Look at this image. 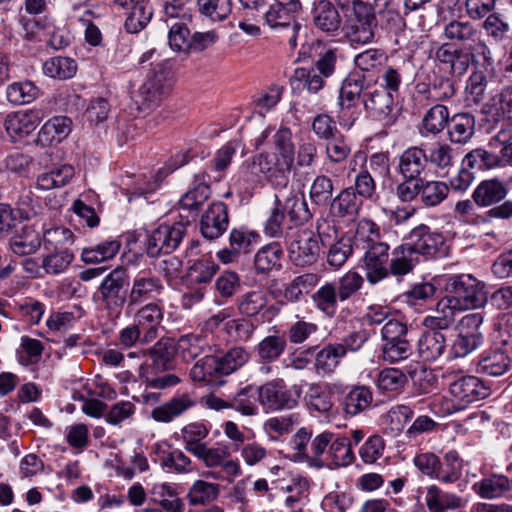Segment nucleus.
I'll use <instances>...</instances> for the list:
<instances>
[{
    "instance_id": "54",
    "label": "nucleus",
    "mask_w": 512,
    "mask_h": 512,
    "mask_svg": "<svg viewBox=\"0 0 512 512\" xmlns=\"http://www.w3.org/2000/svg\"><path fill=\"white\" fill-rule=\"evenodd\" d=\"M83 316V310L75 306L72 311L58 310L50 313L46 326L51 331L65 332Z\"/></svg>"
},
{
    "instance_id": "21",
    "label": "nucleus",
    "mask_w": 512,
    "mask_h": 512,
    "mask_svg": "<svg viewBox=\"0 0 512 512\" xmlns=\"http://www.w3.org/2000/svg\"><path fill=\"white\" fill-rule=\"evenodd\" d=\"M425 504L429 512H448L464 508L467 500L432 484L426 487Z\"/></svg>"
},
{
    "instance_id": "53",
    "label": "nucleus",
    "mask_w": 512,
    "mask_h": 512,
    "mask_svg": "<svg viewBox=\"0 0 512 512\" xmlns=\"http://www.w3.org/2000/svg\"><path fill=\"white\" fill-rule=\"evenodd\" d=\"M273 143L276 152H274L283 163H287L291 168L294 165L295 145L292 140V132L287 127H280L273 136Z\"/></svg>"
},
{
    "instance_id": "13",
    "label": "nucleus",
    "mask_w": 512,
    "mask_h": 512,
    "mask_svg": "<svg viewBox=\"0 0 512 512\" xmlns=\"http://www.w3.org/2000/svg\"><path fill=\"white\" fill-rule=\"evenodd\" d=\"M410 248L419 258L437 257L446 253L445 239L442 234L431 231L428 226L420 225L414 228L410 233Z\"/></svg>"
},
{
    "instance_id": "3",
    "label": "nucleus",
    "mask_w": 512,
    "mask_h": 512,
    "mask_svg": "<svg viewBox=\"0 0 512 512\" xmlns=\"http://www.w3.org/2000/svg\"><path fill=\"white\" fill-rule=\"evenodd\" d=\"M291 167L283 163L273 152H262L252 158L251 163L242 169V178L249 186L261 182L262 176L273 185H286Z\"/></svg>"
},
{
    "instance_id": "56",
    "label": "nucleus",
    "mask_w": 512,
    "mask_h": 512,
    "mask_svg": "<svg viewBox=\"0 0 512 512\" xmlns=\"http://www.w3.org/2000/svg\"><path fill=\"white\" fill-rule=\"evenodd\" d=\"M449 193V187L442 181H424L422 180L420 199L427 207L439 205L446 199Z\"/></svg>"
},
{
    "instance_id": "63",
    "label": "nucleus",
    "mask_w": 512,
    "mask_h": 512,
    "mask_svg": "<svg viewBox=\"0 0 512 512\" xmlns=\"http://www.w3.org/2000/svg\"><path fill=\"white\" fill-rule=\"evenodd\" d=\"M448 118V109L443 105L437 104L425 114L422 121L423 129L427 133L438 134L446 127Z\"/></svg>"
},
{
    "instance_id": "10",
    "label": "nucleus",
    "mask_w": 512,
    "mask_h": 512,
    "mask_svg": "<svg viewBox=\"0 0 512 512\" xmlns=\"http://www.w3.org/2000/svg\"><path fill=\"white\" fill-rule=\"evenodd\" d=\"M319 234L308 229L297 230L287 241L290 260L299 267L314 264L320 254Z\"/></svg>"
},
{
    "instance_id": "7",
    "label": "nucleus",
    "mask_w": 512,
    "mask_h": 512,
    "mask_svg": "<svg viewBox=\"0 0 512 512\" xmlns=\"http://www.w3.org/2000/svg\"><path fill=\"white\" fill-rule=\"evenodd\" d=\"M317 231L322 246L328 249L327 263L333 269H339L353 252V238L345 234L339 236L336 226L326 221L317 225Z\"/></svg>"
},
{
    "instance_id": "47",
    "label": "nucleus",
    "mask_w": 512,
    "mask_h": 512,
    "mask_svg": "<svg viewBox=\"0 0 512 512\" xmlns=\"http://www.w3.org/2000/svg\"><path fill=\"white\" fill-rule=\"evenodd\" d=\"M280 205L290 221L303 222L311 218L305 199L297 193L290 192L283 199L280 198Z\"/></svg>"
},
{
    "instance_id": "44",
    "label": "nucleus",
    "mask_w": 512,
    "mask_h": 512,
    "mask_svg": "<svg viewBox=\"0 0 512 512\" xmlns=\"http://www.w3.org/2000/svg\"><path fill=\"white\" fill-rule=\"evenodd\" d=\"M444 36L448 40L469 46V44L478 40L479 31L469 21L453 20L445 25Z\"/></svg>"
},
{
    "instance_id": "41",
    "label": "nucleus",
    "mask_w": 512,
    "mask_h": 512,
    "mask_svg": "<svg viewBox=\"0 0 512 512\" xmlns=\"http://www.w3.org/2000/svg\"><path fill=\"white\" fill-rule=\"evenodd\" d=\"M42 71L47 77L66 80L76 74L77 64L72 58L56 56L43 63Z\"/></svg>"
},
{
    "instance_id": "37",
    "label": "nucleus",
    "mask_w": 512,
    "mask_h": 512,
    "mask_svg": "<svg viewBox=\"0 0 512 512\" xmlns=\"http://www.w3.org/2000/svg\"><path fill=\"white\" fill-rule=\"evenodd\" d=\"M362 206L353 187L343 189L331 202V213L337 217L354 216Z\"/></svg>"
},
{
    "instance_id": "62",
    "label": "nucleus",
    "mask_w": 512,
    "mask_h": 512,
    "mask_svg": "<svg viewBox=\"0 0 512 512\" xmlns=\"http://www.w3.org/2000/svg\"><path fill=\"white\" fill-rule=\"evenodd\" d=\"M482 340V335H468L458 332L449 351L448 358L455 359L469 355L482 344Z\"/></svg>"
},
{
    "instance_id": "18",
    "label": "nucleus",
    "mask_w": 512,
    "mask_h": 512,
    "mask_svg": "<svg viewBox=\"0 0 512 512\" xmlns=\"http://www.w3.org/2000/svg\"><path fill=\"white\" fill-rule=\"evenodd\" d=\"M227 206L223 202L212 203L200 220V231L209 240L219 238L228 228Z\"/></svg>"
},
{
    "instance_id": "25",
    "label": "nucleus",
    "mask_w": 512,
    "mask_h": 512,
    "mask_svg": "<svg viewBox=\"0 0 512 512\" xmlns=\"http://www.w3.org/2000/svg\"><path fill=\"white\" fill-rule=\"evenodd\" d=\"M439 330L430 329L424 332L418 340V354L425 361L438 359L446 350V338Z\"/></svg>"
},
{
    "instance_id": "40",
    "label": "nucleus",
    "mask_w": 512,
    "mask_h": 512,
    "mask_svg": "<svg viewBox=\"0 0 512 512\" xmlns=\"http://www.w3.org/2000/svg\"><path fill=\"white\" fill-rule=\"evenodd\" d=\"M315 25L326 32L336 31L341 23L337 9L327 0L319 1L313 11Z\"/></svg>"
},
{
    "instance_id": "51",
    "label": "nucleus",
    "mask_w": 512,
    "mask_h": 512,
    "mask_svg": "<svg viewBox=\"0 0 512 512\" xmlns=\"http://www.w3.org/2000/svg\"><path fill=\"white\" fill-rule=\"evenodd\" d=\"M256 394L257 388L252 385L245 386L230 399L231 409L241 413L243 416L257 415Z\"/></svg>"
},
{
    "instance_id": "12",
    "label": "nucleus",
    "mask_w": 512,
    "mask_h": 512,
    "mask_svg": "<svg viewBox=\"0 0 512 512\" xmlns=\"http://www.w3.org/2000/svg\"><path fill=\"white\" fill-rule=\"evenodd\" d=\"M164 286L161 279L151 271H139L132 279L128 290L129 310L142 305L145 302H151L160 296Z\"/></svg>"
},
{
    "instance_id": "43",
    "label": "nucleus",
    "mask_w": 512,
    "mask_h": 512,
    "mask_svg": "<svg viewBox=\"0 0 512 512\" xmlns=\"http://www.w3.org/2000/svg\"><path fill=\"white\" fill-rule=\"evenodd\" d=\"M74 260V255L68 249H56L43 256L41 268L47 275L65 273Z\"/></svg>"
},
{
    "instance_id": "24",
    "label": "nucleus",
    "mask_w": 512,
    "mask_h": 512,
    "mask_svg": "<svg viewBox=\"0 0 512 512\" xmlns=\"http://www.w3.org/2000/svg\"><path fill=\"white\" fill-rule=\"evenodd\" d=\"M373 401V393L369 387L356 385L345 393L341 405L346 416L354 417L367 410Z\"/></svg>"
},
{
    "instance_id": "30",
    "label": "nucleus",
    "mask_w": 512,
    "mask_h": 512,
    "mask_svg": "<svg viewBox=\"0 0 512 512\" xmlns=\"http://www.w3.org/2000/svg\"><path fill=\"white\" fill-rule=\"evenodd\" d=\"M72 121L66 116H55L49 119L38 132L37 141L41 145L60 142L71 132Z\"/></svg>"
},
{
    "instance_id": "32",
    "label": "nucleus",
    "mask_w": 512,
    "mask_h": 512,
    "mask_svg": "<svg viewBox=\"0 0 512 512\" xmlns=\"http://www.w3.org/2000/svg\"><path fill=\"white\" fill-rule=\"evenodd\" d=\"M507 189L497 179L482 181L473 192V200L480 207H488L503 200Z\"/></svg>"
},
{
    "instance_id": "57",
    "label": "nucleus",
    "mask_w": 512,
    "mask_h": 512,
    "mask_svg": "<svg viewBox=\"0 0 512 512\" xmlns=\"http://www.w3.org/2000/svg\"><path fill=\"white\" fill-rule=\"evenodd\" d=\"M463 165L471 169H491L501 166V159L485 149L477 148L465 155Z\"/></svg>"
},
{
    "instance_id": "20",
    "label": "nucleus",
    "mask_w": 512,
    "mask_h": 512,
    "mask_svg": "<svg viewBox=\"0 0 512 512\" xmlns=\"http://www.w3.org/2000/svg\"><path fill=\"white\" fill-rule=\"evenodd\" d=\"M163 316L162 306L155 301L142 305L136 311L134 322L142 328L144 342L150 343L156 339Z\"/></svg>"
},
{
    "instance_id": "36",
    "label": "nucleus",
    "mask_w": 512,
    "mask_h": 512,
    "mask_svg": "<svg viewBox=\"0 0 512 512\" xmlns=\"http://www.w3.org/2000/svg\"><path fill=\"white\" fill-rule=\"evenodd\" d=\"M508 350L495 349L485 352L478 362V370L490 376L504 374L510 366Z\"/></svg>"
},
{
    "instance_id": "34",
    "label": "nucleus",
    "mask_w": 512,
    "mask_h": 512,
    "mask_svg": "<svg viewBox=\"0 0 512 512\" xmlns=\"http://www.w3.org/2000/svg\"><path fill=\"white\" fill-rule=\"evenodd\" d=\"M120 248L121 242L119 240L108 239L83 248L81 251V260L86 264L104 262L114 258Z\"/></svg>"
},
{
    "instance_id": "8",
    "label": "nucleus",
    "mask_w": 512,
    "mask_h": 512,
    "mask_svg": "<svg viewBox=\"0 0 512 512\" xmlns=\"http://www.w3.org/2000/svg\"><path fill=\"white\" fill-rule=\"evenodd\" d=\"M257 395L259 403L267 410L291 409L297 405L301 387L288 388L283 379L277 378L257 387Z\"/></svg>"
},
{
    "instance_id": "55",
    "label": "nucleus",
    "mask_w": 512,
    "mask_h": 512,
    "mask_svg": "<svg viewBox=\"0 0 512 512\" xmlns=\"http://www.w3.org/2000/svg\"><path fill=\"white\" fill-rule=\"evenodd\" d=\"M39 89L31 81L14 82L7 87L6 96L10 103L22 105L32 102Z\"/></svg>"
},
{
    "instance_id": "27",
    "label": "nucleus",
    "mask_w": 512,
    "mask_h": 512,
    "mask_svg": "<svg viewBox=\"0 0 512 512\" xmlns=\"http://www.w3.org/2000/svg\"><path fill=\"white\" fill-rule=\"evenodd\" d=\"M153 451L156 456V461H158L163 468H168L179 474L190 473L193 470L190 458L179 449L169 451L164 449L161 444H155Z\"/></svg>"
},
{
    "instance_id": "11",
    "label": "nucleus",
    "mask_w": 512,
    "mask_h": 512,
    "mask_svg": "<svg viewBox=\"0 0 512 512\" xmlns=\"http://www.w3.org/2000/svg\"><path fill=\"white\" fill-rule=\"evenodd\" d=\"M362 102L371 118L391 125L396 119L394 96L383 87H370L364 90Z\"/></svg>"
},
{
    "instance_id": "50",
    "label": "nucleus",
    "mask_w": 512,
    "mask_h": 512,
    "mask_svg": "<svg viewBox=\"0 0 512 512\" xmlns=\"http://www.w3.org/2000/svg\"><path fill=\"white\" fill-rule=\"evenodd\" d=\"M178 353L185 361H191L210 349L205 338L199 335H183L176 342Z\"/></svg>"
},
{
    "instance_id": "49",
    "label": "nucleus",
    "mask_w": 512,
    "mask_h": 512,
    "mask_svg": "<svg viewBox=\"0 0 512 512\" xmlns=\"http://www.w3.org/2000/svg\"><path fill=\"white\" fill-rule=\"evenodd\" d=\"M315 306L328 316L335 315L338 306L339 293L334 283H326L312 296Z\"/></svg>"
},
{
    "instance_id": "17",
    "label": "nucleus",
    "mask_w": 512,
    "mask_h": 512,
    "mask_svg": "<svg viewBox=\"0 0 512 512\" xmlns=\"http://www.w3.org/2000/svg\"><path fill=\"white\" fill-rule=\"evenodd\" d=\"M296 12L283 7L270 5L265 13L261 14L265 23L272 29H283L287 31L288 43L292 48L297 46V37L302 26L294 20Z\"/></svg>"
},
{
    "instance_id": "6",
    "label": "nucleus",
    "mask_w": 512,
    "mask_h": 512,
    "mask_svg": "<svg viewBox=\"0 0 512 512\" xmlns=\"http://www.w3.org/2000/svg\"><path fill=\"white\" fill-rule=\"evenodd\" d=\"M491 390L476 376L465 375L449 384L446 411L454 413L468 408L471 404L487 398Z\"/></svg>"
},
{
    "instance_id": "31",
    "label": "nucleus",
    "mask_w": 512,
    "mask_h": 512,
    "mask_svg": "<svg viewBox=\"0 0 512 512\" xmlns=\"http://www.w3.org/2000/svg\"><path fill=\"white\" fill-rule=\"evenodd\" d=\"M167 25L169 26V45L170 47L178 52H187L191 48L192 35L188 25L192 22V16L188 19L176 18L170 20L166 19Z\"/></svg>"
},
{
    "instance_id": "9",
    "label": "nucleus",
    "mask_w": 512,
    "mask_h": 512,
    "mask_svg": "<svg viewBox=\"0 0 512 512\" xmlns=\"http://www.w3.org/2000/svg\"><path fill=\"white\" fill-rule=\"evenodd\" d=\"M182 218L184 220L173 224H161L151 232L147 239V253L150 256L169 254L179 246L190 224L188 216Z\"/></svg>"
},
{
    "instance_id": "2",
    "label": "nucleus",
    "mask_w": 512,
    "mask_h": 512,
    "mask_svg": "<svg viewBox=\"0 0 512 512\" xmlns=\"http://www.w3.org/2000/svg\"><path fill=\"white\" fill-rule=\"evenodd\" d=\"M127 284L126 269L118 266L102 279L93 294V300L108 318H119L125 303H128V291L125 289Z\"/></svg>"
},
{
    "instance_id": "4",
    "label": "nucleus",
    "mask_w": 512,
    "mask_h": 512,
    "mask_svg": "<svg viewBox=\"0 0 512 512\" xmlns=\"http://www.w3.org/2000/svg\"><path fill=\"white\" fill-rule=\"evenodd\" d=\"M377 19L372 5L354 0L347 9L345 36L351 44H368L374 40Z\"/></svg>"
},
{
    "instance_id": "28",
    "label": "nucleus",
    "mask_w": 512,
    "mask_h": 512,
    "mask_svg": "<svg viewBox=\"0 0 512 512\" xmlns=\"http://www.w3.org/2000/svg\"><path fill=\"white\" fill-rule=\"evenodd\" d=\"M176 352L178 348L174 339L161 338L153 347L146 350L145 354L150 357L156 369L164 371L173 368Z\"/></svg>"
},
{
    "instance_id": "29",
    "label": "nucleus",
    "mask_w": 512,
    "mask_h": 512,
    "mask_svg": "<svg viewBox=\"0 0 512 512\" xmlns=\"http://www.w3.org/2000/svg\"><path fill=\"white\" fill-rule=\"evenodd\" d=\"M511 489L512 481L502 474H493L473 484L474 492L483 499L502 497Z\"/></svg>"
},
{
    "instance_id": "33",
    "label": "nucleus",
    "mask_w": 512,
    "mask_h": 512,
    "mask_svg": "<svg viewBox=\"0 0 512 512\" xmlns=\"http://www.w3.org/2000/svg\"><path fill=\"white\" fill-rule=\"evenodd\" d=\"M149 494L154 503H158L165 512H184V503L176 490L167 483H155Z\"/></svg>"
},
{
    "instance_id": "52",
    "label": "nucleus",
    "mask_w": 512,
    "mask_h": 512,
    "mask_svg": "<svg viewBox=\"0 0 512 512\" xmlns=\"http://www.w3.org/2000/svg\"><path fill=\"white\" fill-rule=\"evenodd\" d=\"M218 374H220L219 358L213 355H205L190 370V377L195 382L212 383Z\"/></svg>"
},
{
    "instance_id": "59",
    "label": "nucleus",
    "mask_w": 512,
    "mask_h": 512,
    "mask_svg": "<svg viewBox=\"0 0 512 512\" xmlns=\"http://www.w3.org/2000/svg\"><path fill=\"white\" fill-rule=\"evenodd\" d=\"M328 455L336 467L348 466L355 459L347 437H339L333 440L329 447Z\"/></svg>"
},
{
    "instance_id": "22",
    "label": "nucleus",
    "mask_w": 512,
    "mask_h": 512,
    "mask_svg": "<svg viewBox=\"0 0 512 512\" xmlns=\"http://www.w3.org/2000/svg\"><path fill=\"white\" fill-rule=\"evenodd\" d=\"M428 167L426 152L417 146L405 149L398 158L396 171L401 177L421 178Z\"/></svg>"
},
{
    "instance_id": "61",
    "label": "nucleus",
    "mask_w": 512,
    "mask_h": 512,
    "mask_svg": "<svg viewBox=\"0 0 512 512\" xmlns=\"http://www.w3.org/2000/svg\"><path fill=\"white\" fill-rule=\"evenodd\" d=\"M407 376L398 368H385L378 374L377 387L385 392L400 391L407 383Z\"/></svg>"
},
{
    "instance_id": "26",
    "label": "nucleus",
    "mask_w": 512,
    "mask_h": 512,
    "mask_svg": "<svg viewBox=\"0 0 512 512\" xmlns=\"http://www.w3.org/2000/svg\"><path fill=\"white\" fill-rule=\"evenodd\" d=\"M287 348V339L284 335L275 333L265 336L254 347V352L259 361L264 364H271L277 361Z\"/></svg>"
},
{
    "instance_id": "42",
    "label": "nucleus",
    "mask_w": 512,
    "mask_h": 512,
    "mask_svg": "<svg viewBox=\"0 0 512 512\" xmlns=\"http://www.w3.org/2000/svg\"><path fill=\"white\" fill-rule=\"evenodd\" d=\"M11 251L18 256L35 253L41 246L39 233L32 228H24L22 233L13 236L9 241Z\"/></svg>"
},
{
    "instance_id": "14",
    "label": "nucleus",
    "mask_w": 512,
    "mask_h": 512,
    "mask_svg": "<svg viewBox=\"0 0 512 512\" xmlns=\"http://www.w3.org/2000/svg\"><path fill=\"white\" fill-rule=\"evenodd\" d=\"M43 113L39 109L21 110L7 115L5 129L14 142L30 135L40 124Z\"/></svg>"
},
{
    "instance_id": "46",
    "label": "nucleus",
    "mask_w": 512,
    "mask_h": 512,
    "mask_svg": "<svg viewBox=\"0 0 512 512\" xmlns=\"http://www.w3.org/2000/svg\"><path fill=\"white\" fill-rule=\"evenodd\" d=\"M219 484L196 480L188 490L187 499L190 505H206L215 501L220 492Z\"/></svg>"
},
{
    "instance_id": "48",
    "label": "nucleus",
    "mask_w": 512,
    "mask_h": 512,
    "mask_svg": "<svg viewBox=\"0 0 512 512\" xmlns=\"http://www.w3.org/2000/svg\"><path fill=\"white\" fill-rule=\"evenodd\" d=\"M462 474V460L456 451H449L444 456L443 463L439 462L436 479L445 484L456 482Z\"/></svg>"
},
{
    "instance_id": "39",
    "label": "nucleus",
    "mask_w": 512,
    "mask_h": 512,
    "mask_svg": "<svg viewBox=\"0 0 512 512\" xmlns=\"http://www.w3.org/2000/svg\"><path fill=\"white\" fill-rule=\"evenodd\" d=\"M345 351L340 344H329L321 349L315 358V368L319 374H331L335 371Z\"/></svg>"
},
{
    "instance_id": "38",
    "label": "nucleus",
    "mask_w": 512,
    "mask_h": 512,
    "mask_svg": "<svg viewBox=\"0 0 512 512\" xmlns=\"http://www.w3.org/2000/svg\"><path fill=\"white\" fill-rule=\"evenodd\" d=\"M475 119L469 113H458L451 118L448 130L450 140L454 143L465 144L474 135Z\"/></svg>"
},
{
    "instance_id": "45",
    "label": "nucleus",
    "mask_w": 512,
    "mask_h": 512,
    "mask_svg": "<svg viewBox=\"0 0 512 512\" xmlns=\"http://www.w3.org/2000/svg\"><path fill=\"white\" fill-rule=\"evenodd\" d=\"M74 176V168L70 165H62L42 173L37 178V188L50 190L65 186Z\"/></svg>"
},
{
    "instance_id": "23",
    "label": "nucleus",
    "mask_w": 512,
    "mask_h": 512,
    "mask_svg": "<svg viewBox=\"0 0 512 512\" xmlns=\"http://www.w3.org/2000/svg\"><path fill=\"white\" fill-rule=\"evenodd\" d=\"M195 400L187 393L172 397L151 411V418L159 423H170L194 407Z\"/></svg>"
},
{
    "instance_id": "5",
    "label": "nucleus",
    "mask_w": 512,
    "mask_h": 512,
    "mask_svg": "<svg viewBox=\"0 0 512 512\" xmlns=\"http://www.w3.org/2000/svg\"><path fill=\"white\" fill-rule=\"evenodd\" d=\"M444 288L448 294H452L464 311L482 308L488 301L485 283L471 274L450 276Z\"/></svg>"
},
{
    "instance_id": "60",
    "label": "nucleus",
    "mask_w": 512,
    "mask_h": 512,
    "mask_svg": "<svg viewBox=\"0 0 512 512\" xmlns=\"http://www.w3.org/2000/svg\"><path fill=\"white\" fill-rule=\"evenodd\" d=\"M126 15L124 27L129 33H138L143 30L150 22L153 10L150 2L137 6Z\"/></svg>"
},
{
    "instance_id": "19",
    "label": "nucleus",
    "mask_w": 512,
    "mask_h": 512,
    "mask_svg": "<svg viewBox=\"0 0 512 512\" xmlns=\"http://www.w3.org/2000/svg\"><path fill=\"white\" fill-rule=\"evenodd\" d=\"M463 311L457 300L449 294L437 302L434 315L426 316L423 324L429 329H448Z\"/></svg>"
},
{
    "instance_id": "58",
    "label": "nucleus",
    "mask_w": 512,
    "mask_h": 512,
    "mask_svg": "<svg viewBox=\"0 0 512 512\" xmlns=\"http://www.w3.org/2000/svg\"><path fill=\"white\" fill-rule=\"evenodd\" d=\"M197 5L201 15L213 22L226 19L232 10L230 0H197Z\"/></svg>"
},
{
    "instance_id": "1",
    "label": "nucleus",
    "mask_w": 512,
    "mask_h": 512,
    "mask_svg": "<svg viewBox=\"0 0 512 512\" xmlns=\"http://www.w3.org/2000/svg\"><path fill=\"white\" fill-rule=\"evenodd\" d=\"M173 84L174 77L169 63L162 61L154 64L147 73L145 82L133 94L132 101L140 112H148L168 95Z\"/></svg>"
},
{
    "instance_id": "15",
    "label": "nucleus",
    "mask_w": 512,
    "mask_h": 512,
    "mask_svg": "<svg viewBox=\"0 0 512 512\" xmlns=\"http://www.w3.org/2000/svg\"><path fill=\"white\" fill-rule=\"evenodd\" d=\"M362 248L366 249L364 266L367 280L376 284L389 274L386 266L389 257V245L385 242H377L369 246H362Z\"/></svg>"
},
{
    "instance_id": "16",
    "label": "nucleus",
    "mask_w": 512,
    "mask_h": 512,
    "mask_svg": "<svg viewBox=\"0 0 512 512\" xmlns=\"http://www.w3.org/2000/svg\"><path fill=\"white\" fill-rule=\"evenodd\" d=\"M206 178L205 172L195 175L190 188L178 202L179 209L187 213L185 216H188V219L195 217L210 197L211 190Z\"/></svg>"
},
{
    "instance_id": "35",
    "label": "nucleus",
    "mask_w": 512,
    "mask_h": 512,
    "mask_svg": "<svg viewBox=\"0 0 512 512\" xmlns=\"http://www.w3.org/2000/svg\"><path fill=\"white\" fill-rule=\"evenodd\" d=\"M418 261L410 243H405L393 250L388 270L396 277L404 276L414 269Z\"/></svg>"
},
{
    "instance_id": "64",
    "label": "nucleus",
    "mask_w": 512,
    "mask_h": 512,
    "mask_svg": "<svg viewBox=\"0 0 512 512\" xmlns=\"http://www.w3.org/2000/svg\"><path fill=\"white\" fill-rule=\"evenodd\" d=\"M250 355L243 347L230 349L223 357L219 358L220 375H229L241 368L249 361Z\"/></svg>"
}]
</instances>
